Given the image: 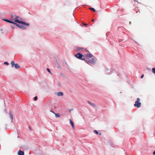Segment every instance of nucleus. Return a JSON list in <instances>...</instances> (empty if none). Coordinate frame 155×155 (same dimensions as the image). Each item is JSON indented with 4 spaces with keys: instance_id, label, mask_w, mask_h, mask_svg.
Returning a JSON list of instances; mask_svg holds the SVG:
<instances>
[{
    "instance_id": "f257e3e1",
    "label": "nucleus",
    "mask_w": 155,
    "mask_h": 155,
    "mask_svg": "<svg viewBox=\"0 0 155 155\" xmlns=\"http://www.w3.org/2000/svg\"><path fill=\"white\" fill-rule=\"evenodd\" d=\"M18 18L19 17L18 16L12 15L11 16V20L12 21H14L15 22L24 24L26 25L27 26H28L29 25V23L19 21L18 20Z\"/></svg>"
},
{
    "instance_id": "f03ea898",
    "label": "nucleus",
    "mask_w": 155,
    "mask_h": 155,
    "mask_svg": "<svg viewBox=\"0 0 155 155\" xmlns=\"http://www.w3.org/2000/svg\"><path fill=\"white\" fill-rule=\"evenodd\" d=\"M82 60L85 61L88 64H93L95 63V60L93 58H83L82 59Z\"/></svg>"
},
{
    "instance_id": "7ed1b4c3",
    "label": "nucleus",
    "mask_w": 155,
    "mask_h": 155,
    "mask_svg": "<svg viewBox=\"0 0 155 155\" xmlns=\"http://www.w3.org/2000/svg\"><path fill=\"white\" fill-rule=\"evenodd\" d=\"M140 99L139 98H138L136 101L135 102V103L134 105L135 107L137 108H139L140 107L141 105V103L140 102Z\"/></svg>"
},
{
    "instance_id": "20e7f679",
    "label": "nucleus",
    "mask_w": 155,
    "mask_h": 155,
    "mask_svg": "<svg viewBox=\"0 0 155 155\" xmlns=\"http://www.w3.org/2000/svg\"><path fill=\"white\" fill-rule=\"evenodd\" d=\"M11 64L12 67L14 66L15 68L16 69H18L20 68V66L18 64H15L14 61H13L11 62Z\"/></svg>"
},
{
    "instance_id": "39448f33",
    "label": "nucleus",
    "mask_w": 155,
    "mask_h": 155,
    "mask_svg": "<svg viewBox=\"0 0 155 155\" xmlns=\"http://www.w3.org/2000/svg\"><path fill=\"white\" fill-rule=\"evenodd\" d=\"M14 25L21 28L22 29H25L26 28L25 26L24 25H25L20 24V25L17 24L16 23H14Z\"/></svg>"
},
{
    "instance_id": "423d86ee",
    "label": "nucleus",
    "mask_w": 155,
    "mask_h": 155,
    "mask_svg": "<svg viewBox=\"0 0 155 155\" xmlns=\"http://www.w3.org/2000/svg\"><path fill=\"white\" fill-rule=\"evenodd\" d=\"M75 56L77 58L82 60V59L83 58H82L83 56V54H81L80 53H79L75 54Z\"/></svg>"
},
{
    "instance_id": "0eeeda50",
    "label": "nucleus",
    "mask_w": 155,
    "mask_h": 155,
    "mask_svg": "<svg viewBox=\"0 0 155 155\" xmlns=\"http://www.w3.org/2000/svg\"><path fill=\"white\" fill-rule=\"evenodd\" d=\"M18 155H24V153L23 151L21 150H19L18 152Z\"/></svg>"
},
{
    "instance_id": "6e6552de",
    "label": "nucleus",
    "mask_w": 155,
    "mask_h": 155,
    "mask_svg": "<svg viewBox=\"0 0 155 155\" xmlns=\"http://www.w3.org/2000/svg\"><path fill=\"white\" fill-rule=\"evenodd\" d=\"M88 103L89 104L91 105L92 106L94 107H96V105L95 104L91 102L90 101H88Z\"/></svg>"
},
{
    "instance_id": "1a4fd4ad",
    "label": "nucleus",
    "mask_w": 155,
    "mask_h": 155,
    "mask_svg": "<svg viewBox=\"0 0 155 155\" xmlns=\"http://www.w3.org/2000/svg\"><path fill=\"white\" fill-rule=\"evenodd\" d=\"M51 111L55 114V116L56 117H60V114L58 113V114H56L53 111Z\"/></svg>"
},
{
    "instance_id": "9d476101",
    "label": "nucleus",
    "mask_w": 155,
    "mask_h": 155,
    "mask_svg": "<svg viewBox=\"0 0 155 155\" xmlns=\"http://www.w3.org/2000/svg\"><path fill=\"white\" fill-rule=\"evenodd\" d=\"M57 94L58 96H62L63 95V93L62 92H59L57 93Z\"/></svg>"
},
{
    "instance_id": "9b49d317",
    "label": "nucleus",
    "mask_w": 155,
    "mask_h": 155,
    "mask_svg": "<svg viewBox=\"0 0 155 155\" xmlns=\"http://www.w3.org/2000/svg\"><path fill=\"white\" fill-rule=\"evenodd\" d=\"M87 57L86 58H92V57L93 56V55L91 54H89L86 55Z\"/></svg>"
},
{
    "instance_id": "f8f14e48",
    "label": "nucleus",
    "mask_w": 155,
    "mask_h": 155,
    "mask_svg": "<svg viewBox=\"0 0 155 155\" xmlns=\"http://www.w3.org/2000/svg\"><path fill=\"white\" fill-rule=\"evenodd\" d=\"M70 123L71 124V125L72 128H74V124L73 122V121L71 120V119H70Z\"/></svg>"
},
{
    "instance_id": "ddd939ff",
    "label": "nucleus",
    "mask_w": 155,
    "mask_h": 155,
    "mask_svg": "<svg viewBox=\"0 0 155 155\" xmlns=\"http://www.w3.org/2000/svg\"><path fill=\"white\" fill-rule=\"evenodd\" d=\"M4 20L6 21H7V22L11 23H13L14 24V23H15L14 22H13L12 21H11L10 20H9L7 19H4Z\"/></svg>"
},
{
    "instance_id": "4468645a",
    "label": "nucleus",
    "mask_w": 155,
    "mask_h": 155,
    "mask_svg": "<svg viewBox=\"0 0 155 155\" xmlns=\"http://www.w3.org/2000/svg\"><path fill=\"white\" fill-rule=\"evenodd\" d=\"M9 115H10V118L12 120H12L13 119V115L11 112H9Z\"/></svg>"
},
{
    "instance_id": "2eb2a0df",
    "label": "nucleus",
    "mask_w": 155,
    "mask_h": 155,
    "mask_svg": "<svg viewBox=\"0 0 155 155\" xmlns=\"http://www.w3.org/2000/svg\"><path fill=\"white\" fill-rule=\"evenodd\" d=\"M89 9L93 11L94 12H95L96 11V10L93 8H90Z\"/></svg>"
},
{
    "instance_id": "dca6fc26",
    "label": "nucleus",
    "mask_w": 155,
    "mask_h": 155,
    "mask_svg": "<svg viewBox=\"0 0 155 155\" xmlns=\"http://www.w3.org/2000/svg\"><path fill=\"white\" fill-rule=\"evenodd\" d=\"M94 132L96 134H98V133L97 130H95L94 131Z\"/></svg>"
},
{
    "instance_id": "f3484780",
    "label": "nucleus",
    "mask_w": 155,
    "mask_h": 155,
    "mask_svg": "<svg viewBox=\"0 0 155 155\" xmlns=\"http://www.w3.org/2000/svg\"><path fill=\"white\" fill-rule=\"evenodd\" d=\"M47 70L50 73H51L50 70V69L49 68H47Z\"/></svg>"
},
{
    "instance_id": "a211bd4d",
    "label": "nucleus",
    "mask_w": 155,
    "mask_h": 155,
    "mask_svg": "<svg viewBox=\"0 0 155 155\" xmlns=\"http://www.w3.org/2000/svg\"><path fill=\"white\" fill-rule=\"evenodd\" d=\"M83 49V48H81V47H79L78 48V50H82V49Z\"/></svg>"
},
{
    "instance_id": "6ab92c4d",
    "label": "nucleus",
    "mask_w": 155,
    "mask_h": 155,
    "mask_svg": "<svg viewBox=\"0 0 155 155\" xmlns=\"http://www.w3.org/2000/svg\"><path fill=\"white\" fill-rule=\"evenodd\" d=\"M4 64H6L7 65H8L9 64L8 63V62H4Z\"/></svg>"
},
{
    "instance_id": "aec40b11",
    "label": "nucleus",
    "mask_w": 155,
    "mask_h": 155,
    "mask_svg": "<svg viewBox=\"0 0 155 155\" xmlns=\"http://www.w3.org/2000/svg\"><path fill=\"white\" fill-rule=\"evenodd\" d=\"M37 96H35V97H34V100L35 101H36V100H37Z\"/></svg>"
},
{
    "instance_id": "412c9836",
    "label": "nucleus",
    "mask_w": 155,
    "mask_h": 155,
    "mask_svg": "<svg viewBox=\"0 0 155 155\" xmlns=\"http://www.w3.org/2000/svg\"><path fill=\"white\" fill-rule=\"evenodd\" d=\"M83 25H84V26H87V25H88V24H87L83 23Z\"/></svg>"
},
{
    "instance_id": "4be33fe9",
    "label": "nucleus",
    "mask_w": 155,
    "mask_h": 155,
    "mask_svg": "<svg viewBox=\"0 0 155 155\" xmlns=\"http://www.w3.org/2000/svg\"><path fill=\"white\" fill-rule=\"evenodd\" d=\"M144 76V75L143 74L141 76V78H143Z\"/></svg>"
},
{
    "instance_id": "5701e85b",
    "label": "nucleus",
    "mask_w": 155,
    "mask_h": 155,
    "mask_svg": "<svg viewBox=\"0 0 155 155\" xmlns=\"http://www.w3.org/2000/svg\"><path fill=\"white\" fill-rule=\"evenodd\" d=\"M153 155H155V151L153 152Z\"/></svg>"
},
{
    "instance_id": "b1692460",
    "label": "nucleus",
    "mask_w": 155,
    "mask_h": 155,
    "mask_svg": "<svg viewBox=\"0 0 155 155\" xmlns=\"http://www.w3.org/2000/svg\"><path fill=\"white\" fill-rule=\"evenodd\" d=\"M94 19H92V21H94Z\"/></svg>"
}]
</instances>
